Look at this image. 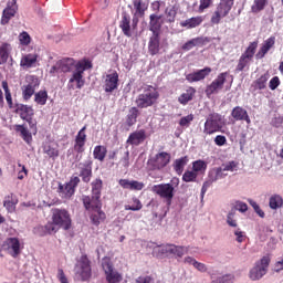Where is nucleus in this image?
Wrapping results in <instances>:
<instances>
[{
    "mask_svg": "<svg viewBox=\"0 0 283 283\" xmlns=\"http://www.w3.org/2000/svg\"><path fill=\"white\" fill-rule=\"evenodd\" d=\"M2 90H4L6 101L9 107H12V94L10 93V88L8 87V82H2Z\"/></svg>",
    "mask_w": 283,
    "mask_h": 283,
    "instance_id": "obj_56",
    "label": "nucleus"
},
{
    "mask_svg": "<svg viewBox=\"0 0 283 283\" xmlns=\"http://www.w3.org/2000/svg\"><path fill=\"white\" fill-rule=\"evenodd\" d=\"M103 90L106 94H112L115 90H118V73L112 72L104 77Z\"/></svg>",
    "mask_w": 283,
    "mask_h": 283,
    "instance_id": "obj_17",
    "label": "nucleus"
},
{
    "mask_svg": "<svg viewBox=\"0 0 283 283\" xmlns=\"http://www.w3.org/2000/svg\"><path fill=\"white\" fill-rule=\"evenodd\" d=\"M132 19L129 15L124 14L122 21L119 22V28L125 36H132Z\"/></svg>",
    "mask_w": 283,
    "mask_h": 283,
    "instance_id": "obj_32",
    "label": "nucleus"
},
{
    "mask_svg": "<svg viewBox=\"0 0 283 283\" xmlns=\"http://www.w3.org/2000/svg\"><path fill=\"white\" fill-rule=\"evenodd\" d=\"M198 45H205V38H195V39L186 42L182 45V50H185L186 52H189V50H193V48H196Z\"/></svg>",
    "mask_w": 283,
    "mask_h": 283,
    "instance_id": "obj_41",
    "label": "nucleus"
},
{
    "mask_svg": "<svg viewBox=\"0 0 283 283\" xmlns=\"http://www.w3.org/2000/svg\"><path fill=\"white\" fill-rule=\"evenodd\" d=\"M232 118L234 120H245L248 124L251 123V118H249V113H247V109L237 106L232 109L231 113Z\"/></svg>",
    "mask_w": 283,
    "mask_h": 283,
    "instance_id": "obj_29",
    "label": "nucleus"
},
{
    "mask_svg": "<svg viewBox=\"0 0 283 283\" xmlns=\"http://www.w3.org/2000/svg\"><path fill=\"white\" fill-rule=\"evenodd\" d=\"M34 103L43 107L48 103V91H39L34 94Z\"/></svg>",
    "mask_w": 283,
    "mask_h": 283,
    "instance_id": "obj_44",
    "label": "nucleus"
},
{
    "mask_svg": "<svg viewBox=\"0 0 283 283\" xmlns=\"http://www.w3.org/2000/svg\"><path fill=\"white\" fill-rule=\"evenodd\" d=\"M207 167H208L207 161L202 159L192 161V170L197 176L205 175L207 172Z\"/></svg>",
    "mask_w": 283,
    "mask_h": 283,
    "instance_id": "obj_40",
    "label": "nucleus"
},
{
    "mask_svg": "<svg viewBox=\"0 0 283 283\" xmlns=\"http://www.w3.org/2000/svg\"><path fill=\"white\" fill-rule=\"evenodd\" d=\"M15 132H18L21 138L27 143V145H32V133L28 129V127L23 125H17Z\"/></svg>",
    "mask_w": 283,
    "mask_h": 283,
    "instance_id": "obj_34",
    "label": "nucleus"
},
{
    "mask_svg": "<svg viewBox=\"0 0 283 283\" xmlns=\"http://www.w3.org/2000/svg\"><path fill=\"white\" fill-rule=\"evenodd\" d=\"M234 235H235V240L239 243H242L244 242V240H247V234L240 229L234 230Z\"/></svg>",
    "mask_w": 283,
    "mask_h": 283,
    "instance_id": "obj_63",
    "label": "nucleus"
},
{
    "mask_svg": "<svg viewBox=\"0 0 283 283\" xmlns=\"http://www.w3.org/2000/svg\"><path fill=\"white\" fill-rule=\"evenodd\" d=\"M119 165H122V167H129V151H125L123 157L119 160Z\"/></svg>",
    "mask_w": 283,
    "mask_h": 283,
    "instance_id": "obj_64",
    "label": "nucleus"
},
{
    "mask_svg": "<svg viewBox=\"0 0 283 283\" xmlns=\"http://www.w3.org/2000/svg\"><path fill=\"white\" fill-rule=\"evenodd\" d=\"M91 67L92 62L87 60H82L75 64L74 59L65 57L59 60L51 67L50 74L56 75L72 72V75L67 83V90H83V86L85 85V78L83 77V74L85 73V70H91Z\"/></svg>",
    "mask_w": 283,
    "mask_h": 283,
    "instance_id": "obj_1",
    "label": "nucleus"
},
{
    "mask_svg": "<svg viewBox=\"0 0 283 283\" xmlns=\"http://www.w3.org/2000/svg\"><path fill=\"white\" fill-rule=\"evenodd\" d=\"M106 218H107L106 214L99 208L97 210H93V212L91 214V222L93 224H95V227H98V224H101V222H105Z\"/></svg>",
    "mask_w": 283,
    "mask_h": 283,
    "instance_id": "obj_37",
    "label": "nucleus"
},
{
    "mask_svg": "<svg viewBox=\"0 0 283 283\" xmlns=\"http://www.w3.org/2000/svg\"><path fill=\"white\" fill-rule=\"evenodd\" d=\"M269 264H271V258L263 256L252 269H250L249 279L252 280V282L262 280L269 269Z\"/></svg>",
    "mask_w": 283,
    "mask_h": 283,
    "instance_id": "obj_6",
    "label": "nucleus"
},
{
    "mask_svg": "<svg viewBox=\"0 0 283 283\" xmlns=\"http://www.w3.org/2000/svg\"><path fill=\"white\" fill-rule=\"evenodd\" d=\"M102 269L105 272L106 281L108 283H120L123 282V275L118 271L114 270L112 261L109 259H104L102 261Z\"/></svg>",
    "mask_w": 283,
    "mask_h": 283,
    "instance_id": "obj_13",
    "label": "nucleus"
},
{
    "mask_svg": "<svg viewBox=\"0 0 283 283\" xmlns=\"http://www.w3.org/2000/svg\"><path fill=\"white\" fill-rule=\"evenodd\" d=\"M202 21H205V18L202 15L189 18L185 21L180 22L181 28H186L187 30H193V28H198L199 25H202Z\"/></svg>",
    "mask_w": 283,
    "mask_h": 283,
    "instance_id": "obj_28",
    "label": "nucleus"
},
{
    "mask_svg": "<svg viewBox=\"0 0 283 283\" xmlns=\"http://www.w3.org/2000/svg\"><path fill=\"white\" fill-rule=\"evenodd\" d=\"M136 118H138V108L132 107L127 115V120H126L127 125L132 127V125L136 123Z\"/></svg>",
    "mask_w": 283,
    "mask_h": 283,
    "instance_id": "obj_47",
    "label": "nucleus"
},
{
    "mask_svg": "<svg viewBox=\"0 0 283 283\" xmlns=\"http://www.w3.org/2000/svg\"><path fill=\"white\" fill-rule=\"evenodd\" d=\"M156 101H158V91L154 86H147L137 97L136 105L144 109L145 107H151Z\"/></svg>",
    "mask_w": 283,
    "mask_h": 283,
    "instance_id": "obj_2",
    "label": "nucleus"
},
{
    "mask_svg": "<svg viewBox=\"0 0 283 283\" xmlns=\"http://www.w3.org/2000/svg\"><path fill=\"white\" fill-rule=\"evenodd\" d=\"M145 130H139L132 133L127 139V143H129V145H140V143L145 142Z\"/></svg>",
    "mask_w": 283,
    "mask_h": 283,
    "instance_id": "obj_36",
    "label": "nucleus"
},
{
    "mask_svg": "<svg viewBox=\"0 0 283 283\" xmlns=\"http://www.w3.org/2000/svg\"><path fill=\"white\" fill-rule=\"evenodd\" d=\"M75 273L82 282L87 281L92 277V266L90 265V259L87 256L82 255L75 266Z\"/></svg>",
    "mask_w": 283,
    "mask_h": 283,
    "instance_id": "obj_10",
    "label": "nucleus"
},
{
    "mask_svg": "<svg viewBox=\"0 0 283 283\" xmlns=\"http://www.w3.org/2000/svg\"><path fill=\"white\" fill-rule=\"evenodd\" d=\"M184 182H196L198 175L193 170H187L182 175Z\"/></svg>",
    "mask_w": 283,
    "mask_h": 283,
    "instance_id": "obj_54",
    "label": "nucleus"
},
{
    "mask_svg": "<svg viewBox=\"0 0 283 283\" xmlns=\"http://www.w3.org/2000/svg\"><path fill=\"white\" fill-rule=\"evenodd\" d=\"M38 61L39 55H36L35 53L24 54L21 57L20 67H22V70H30L31 67H36Z\"/></svg>",
    "mask_w": 283,
    "mask_h": 283,
    "instance_id": "obj_21",
    "label": "nucleus"
},
{
    "mask_svg": "<svg viewBox=\"0 0 283 283\" xmlns=\"http://www.w3.org/2000/svg\"><path fill=\"white\" fill-rule=\"evenodd\" d=\"M165 14L168 19V22L174 23L176 21V14H178V11L176 10L175 6H171L166 8Z\"/></svg>",
    "mask_w": 283,
    "mask_h": 283,
    "instance_id": "obj_49",
    "label": "nucleus"
},
{
    "mask_svg": "<svg viewBox=\"0 0 283 283\" xmlns=\"http://www.w3.org/2000/svg\"><path fill=\"white\" fill-rule=\"evenodd\" d=\"M10 52H12V46L10 44L3 43L2 45H0V65H3V63H8Z\"/></svg>",
    "mask_w": 283,
    "mask_h": 283,
    "instance_id": "obj_39",
    "label": "nucleus"
},
{
    "mask_svg": "<svg viewBox=\"0 0 283 283\" xmlns=\"http://www.w3.org/2000/svg\"><path fill=\"white\" fill-rule=\"evenodd\" d=\"M80 178L83 182H90L92 180V161L87 160L78 164Z\"/></svg>",
    "mask_w": 283,
    "mask_h": 283,
    "instance_id": "obj_23",
    "label": "nucleus"
},
{
    "mask_svg": "<svg viewBox=\"0 0 283 283\" xmlns=\"http://www.w3.org/2000/svg\"><path fill=\"white\" fill-rule=\"evenodd\" d=\"M148 52L156 56L160 52V33H153L148 42Z\"/></svg>",
    "mask_w": 283,
    "mask_h": 283,
    "instance_id": "obj_26",
    "label": "nucleus"
},
{
    "mask_svg": "<svg viewBox=\"0 0 283 283\" xmlns=\"http://www.w3.org/2000/svg\"><path fill=\"white\" fill-rule=\"evenodd\" d=\"M39 85H41V81H39V77L34 75L27 76V84L22 86V96L24 101H30V98L34 96V92L39 90Z\"/></svg>",
    "mask_w": 283,
    "mask_h": 283,
    "instance_id": "obj_12",
    "label": "nucleus"
},
{
    "mask_svg": "<svg viewBox=\"0 0 283 283\" xmlns=\"http://www.w3.org/2000/svg\"><path fill=\"white\" fill-rule=\"evenodd\" d=\"M212 70L211 67L207 66L205 69L198 70L197 72L189 73L186 76V80L188 83H198V81H205L209 74H211Z\"/></svg>",
    "mask_w": 283,
    "mask_h": 283,
    "instance_id": "obj_20",
    "label": "nucleus"
},
{
    "mask_svg": "<svg viewBox=\"0 0 283 283\" xmlns=\"http://www.w3.org/2000/svg\"><path fill=\"white\" fill-rule=\"evenodd\" d=\"M226 222L228 226L235 229L238 227V220L235 219V210H230L227 214Z\"/></svg>",
    "mask_w": 283,
    "mask_h": 283,
    "instance_id": "obj_53",
    "label": "nucleus"
},
{
    "mask_svg": "<svg viewBox=\"0 0 283 283\" xmlns=\"http://www.w3.org/2000/svg\"><path fill=\"white\" fill-rule=\"evenodd\" d=\"M59 229H61V226L54 223V221L45 226V231H48V233H51V234L56 233Z\"/></svg>",
    "mask_w": 283,
    "mask_h": 283,
    "instance_id": "obj_62",
    "label": "nucleus"
},
{
    "mask_svg": "<svg viewBox=\"0 0 283 283\" xmlns=\"http://www.w3.org/2000/svg\"><path fill=\"white\" fill-rule=\"evenodd\" d=\"M43 154H46L49 158L56 160V158H59V144H54V143L44 144Z\"/></svg>",
    "mask_w": 283,
    "mask_h": 283,
    "instance_id": "obj_30",
    "label": "nucleus"
},
{
    "mask_svg": "<svg viewBox=\"0 0 283 283\" xmlns=\"http://www.w3.org/2000/svg\"><path fill=\"white\" fill-rule=\"evenodd\" d=\"M231 8H233V0H221L216 10L221 13V17H227Z\"/></svg>",
    "mask_w": 283,
    "mask_h": 283,
    "instance_id": "obj_35",
    "label": "nucleus"
},
{
    "mask_svg": "<svg viewBox=\"0 0 283 283\" xmlns=\"http://www.w3.org/2000/svg\"><path fill=\"white\" fill-rule=\"evenodd\" d=\"M78 182H81V179L78 177H72L67 184L65 185L60 184L57 191L61 198H64V200H70V198H72L73 193L76 191V187H78Z\"/></svg>",
    "mask_w": 283,
    "mask_h": 283,
    "instance_id": "obj_15",
    "label": "nucleus"
},
{
    "mask_svg": "<svg viewBox=\"0 0 283 283\" xmlns=\"http://www.w3.org/2000/svg\"><path fill=\"white\" fill-rule=\"evenodd\" d=\"M193 96H196V88L189 87L185 93H182L179 97L178 101L180 105H187L189 101H193Z\"/></svg>",
    "mask_w": 283,
    "mask_h": 283,
    "instance_id": "obj_38",
    "label": "nucleus"
},
{
    "mask_svg": "<svg viewBox=\"0 0 283 283\" xmlns=\"http://www.w3.org/2000/svg\"><path fill=\"white\" fill-rule=\"evenodd\" d=\"M233 282H235V276L233 274H226L217 279V283H233Z\"/></svg>",
    "mask_w": 283,
    "mask_h": 283,
    "instance_id": "obj_59",
    "label": "nucleus"
},
{
    "mask_svg": "<svg viewBox=\"0 0 283 283\" xmlns=\"http://www.w3.org/2000/svg\"><path fill=\"white\" fill-rule=\"evenodd\" d=\"M17 205H19V199L14 195H9L4 198L3 207L9 213L17 211Z\"/></svg>",
    "mask_w": 283,
    "mask_h": 283,
    "instance_id": "obj_31",
    "label": "nucleus"
},
{
    "mask_svg": "<svg viewBox=\"0 0 283 283\" xmlns=\"http://www.w3.org/2000/svg\"><path fill=\"white\" fill-rule=\"evenodd\" d=\"M171 163V155L167 151H161L150 157L147 161L150 171H160Z\"/></svg>",
    "mask_w": 283,
    "mask_h": 283,
    "instance_id": "obj_3",
    "label": "nucleus"
},
{
    "mask_svg": "<svg viewBox=\"0 0 283 283\" xmlns=\"http://www.w3.org/2000/svg\"><path fill=\"white\" fill-rule=\"evenodd\" d=\"M21 112V118L25 120L27 118H32L34 116V108L29 105H22L20 108Z\"/></svg>",
    "mask_w": 283,
    "mask_h": 283,
    "instance_id": "obj_46",
    "label": "nucleus"
},
{
    "mask_svg": "<svg viewBox=\"0 0 283 283\" xmlns=\"http://www.w3.org/2000/svg\"><path fill=\"white\" fill-rule=\"evenodd\" d=\"M82 200L86 211H96L103 207L101 197H94L93 195L92 197L83 196Z\"/></svg>",
    "mask_w": 283,
    "mask_h": 283,
    "instance_id": "obj_19",
    "label": "nucleus"
},
{
    "mask_svg": "<svg viewBox=\"0 0 283 283\" xmlns=\"http://www.w3.org/2000/svg\"><path fill=\"white\" fill-rule=\"evenodd\" d=\"M160 28H163V15L158 13H151L149 15V30L153 34H160Z\"/></svg>",
    "mask_w": 283,
    "mask_h": 283,
    "instance_id": "obj_25",
    "label": "nucleus"
},
{
    "mask_svg": "<svg viewBox=\"0 0 283 283\" xmlns=\"http://www.w3.org/2000/svg\"><path fill=\"white\" fill-rule=\"evenodd\" d=\"M52 221L54 224L62 227V229H70L72 224V218L70 217V212L65 209H54L52 212Z\"/></svg>",
    "mask_w": 283,
    "mask_h": 283,
    "instance_id": "obj_8",
    "label": "nucleus"
},
{
    "mask_svg": "<svg viewBox=\"0 0 283 283\" xmlns=\"http://www.w3.org/2000/svg\"><path fill=\"white\" fill-rule=\"evenodd\" d=\"M269 81V75L264 74L261 75L255 82L254 87L255 90H264L266 87V82Z\"/></svg>",
    "mask_w": 283,
    "mask_h": 283,
    "instance_id": "obj_52",
    "label": "nucleus"
},
{
    "mask_svg": "<svg viewBox=\"0 0 283 283\" xmlns=\"http://www.w3.org/2000/svg\"><path fill=\"white\" fill-rule=\"evenodd\" d=\"M232 210L239 211L240 213H247V211H249V206L247 205V202L237 200L233 203Z\"/></svg>",
    "mask_w": 283,
    "mask_h": 283,
    "instance_id": "obj_51",
    "label": "nucleus"
},
{
    "mask_svg": "<svg viewBox=\"0 0 283 283\" xmlns=\"http://www.w3.org/2000/svg\"><path fill=\"white\" fill-rule=\"evenodd\" d=\"M151 191L159 196V198L166 200L168 206L171 205V200H174L176 193L174 187L169 186V184L155 185L153 186Z\"/></svg>",
    "mask_w": 283,
    "mask_h": 283,
    "instance_id": "obj_11",
    "label": "nucleus"
},
{
    "mask_svg": "<svg viewBox=\"0 0 283 283\" xmlns=\"http://www.w3.org/2000/svg\"><path fill=\"white\" fill-rule=\"evenodd\" d=\"M2 248L4 249V251H8V253L12 256V258H17L19 255H21V250L23 249V241L19 238H8Z\"/></svg>",
    "mask_w": 283,
    "mask_h": 283,
    "instance_id": "obj_16",
    "label": "nucleus"
},
{
    "mask_svg": "<svg viewBox=\"0 0 283 283\" xmlns=\"http://www.w3.org/2000/svg\"><path fill=\"white\" fill-rule=\"evenodd\" d=\"M17 10H19V7L17 6V0H10L7 3V8L3 10L1 24L8 25V23H10V19H12L14 14H17Z\"/></svg>",
    "mask_w": 283,
    "mask_h": 283,
    "instance_id": "obj_18",
    "label": "nucleus"
},
{
    "mask_svg": "<svg viewBox=\"0 0 283 283\" xmlns=\"http://www.w3.org/2000/svg\"><path fill=\"white\" fill-rule=\"evenodd\" d=\"M255 50H258L256 41L251 42L245 52L240 56L235 69L237 72H242L244 71V67H249V63H251V61H253V56H255Z\"/></svg>",
    "mask_w": 283,
    "mask_h": 283,
    "instance_id": "obj_7",
    "label": "nucleus"
},
{
    "mask_svg": "<svg viewBox=\"0 0 283 283\" xmlns=\"http://www.w3.org/2000/svg\"><path fill=\"white\" fill-rule=\"evenodd\" d=\"M221 169L224 171H238V163L237 161H229L221 166Z\"/></svg>",
    "mask_w": 283,
    "mask_h": 283,
    "instance_id": "obj_57",
    "label": "nucleus"
},
{
    "mask_svg": "<svg viewBox=\"0 0 283 283\" xmlns=\"http://www.w3.org/2000/svg\"><path fill=\"white\" fill-rule=\"evenodd\" d=\"M275 45V36H270L266 39L263 44L261 45L259 52L256 53V59H264L269 51Z\"/></svg>",
    "mask_w": 283,
    "mask_h": 283,
    "instance_id": "obj_27",
    "label": "nucleus"
},
{
    "mask_svg": "<svg viewBox=\"0 0 283 283\" xmlns=\"http://www.w3.org/2000/svg\"><path fill=\"white\" fill-rule=\"evenodd\" d=\"M222 19H224V15H222L221 12L216 10L210 19V23H212V25H218L220 21H222Z\"/></svg>",
    "mask_w": 283,
    "mask_h": 283,
    "instance_id": "obj_58",
    "label": "nucleus"
},
{
    "mask_svg": "<svg viewBox=\"0 0 283 283\" xmlns=\"http://www.w3.org/2000/svg\"><path fill=\"white\" fill-rule=\"evenodd\" d=\"M189 163V157H180L176 159L172 164V167L178 176H182V171H185V167H187V164Z\"/></svg>",
    "mask_w": 283,
    "mask_h": 283,
    "instance_id": "obj_33",
    "label": "nucleus"
},
{
    "mask_svg": "<svg viewBox=\"0 0 283 283\" xmlns=\"http://www.w3.org/2000/svg\"><path fill=\"white\" fill-rule=\"evenodd\" d=\"M86 129L87 126H84L75 137L74 149L77 151V154H83V151H85V143L87 140V135L85 134Z\"/></svg>",
    "mask_w": 283,
    "mask_h": 283,
    "instance_id": "obj_22",
    "label": "nucleus"
},
{
    "mask_svg": "<svg viewBox=\"0 0 283 283\" xmlns=\"http://www.w3.org/2000/svg\"><path fill=\"white\" fill-rule=\"evenodd\" d=\"M118 185L122 186L123 189H129L130 191H143L145 188V184L129 179H120Z\"/></svg>",
    "mask_w": 283,
    "mask_h": 283,
    "instance_id": "obj_24",
    "label": "nucleus"
},
{
    "mask_svg": "<svg viewBox=\"0 0 283 283\" xmlns=\"http://www.w3.org/2000/svg\"><path fill=\"white\" fill-rule=\"evenodd\" d=\"M222 127H224L222 115L218 113L210 114L205 123L203 134L211 136V134L222 132Z\"/></svg>",
    "mask_w": 283,
    "mask_h": 283,
    "instance_id": "obj_5",
    "label": "nucleus"
},
{
    "mask_svg": "<svg viewBox=\"0 0 283 283\" xmlns=\"http://www.w3.org/2000/svg\"><path fill=\"white\" fill-rule=\"evenodd\" d=\"M134 205L133 206H125V210L126 211H140V209H143V203L140 202V200L134 198L133 199Z\"/></svg>",
    "mask_w": 283,
    "mask_h": 283,
    "instance_id": "obj_55",
    "label": "nucleus"
},
{
    "mask_svg": "<svg viewBox=\"0 0 283 283\" xmlns=\"http://www.w3.org/2000/svg\"><path fill=\"white\" fill-rule=\"evenodd\" d=\"M93 156L95 160H99V163H103L105 160V156H107V148L105 146H95L93 150Z\"/></svg>",
    "mask_w": 283,
    "mask_h": 283,
    "instance_id": "obj_42",
    "label": "nucleus"
},
{
    "mask_svg": "<svg viewBox=\"0 0 283 283\" xmlns=\"http://www.w3.org/2000/svg\"><path fill=\"white\" fill-rule=\"evenodd\" d=\"M264 8H266V0H254L251 10L252 12H254L255 14H258V12H262V10H264Z\"/></svg>",
    "mask_w": 283,
    "mask_h": 283,
    "instance_id": "obj_50",
    "label": "nucleus"
},
{
    "mask_svg": "<svg viewBox=\"0 0 283 283\" xmlns=\"http://www.w3.org/2000/svg\"><path fill=\"white\" fill-rule=\"evenodd\" d=\"M154 253H160L161 255H172L174 258H182L189 253V247L168 243L155 248Z\"/></svg>",
    "mask_w": 283,
    "mask_h": 283,
    "instance_id": "obj_4",
    "label": "nucleus"
},
{
    "mask_svg": "<svg viewBox=\"0 0 283 283\" xmlns=\"http://www.w3.org/2000/svg\"><path fill=\"white\" fill-rule=\"evenodd\" d=\"M92 196L101 198V191H103V180L95 179L92 184Z\"/></svg>",
    "mask_w": 283,
    "mask_h": 283,
    "instance_id": "obj_45",
    "label": "nucleus"
},
{
    "mask_svg": "<svg viewBox=\"0 0 283 283\" xmlns=\"http://www.w3.org/2000/svg\"><path fill=\"white\" fill-rule=\"evenodd\" d=\"M133 6L136 10V14H145L146 10H147V4H145L143 2V0H133Z\"/></svg>",
    "mask_w": 283,
    "mask_h": 283,
    "instance_id": "obj_48",
    "label": "nucleus"
},
{
    "mask_svg": "<svg viewBox=\"0 0 283 283\" xmlns=\"http://www.w3.org/2000/svg\"><path fill=\"white\" fill-rule=\"evenodd\" d=\"M269 206H270V209H273V210L282 209V207H283L282 196L274 195V196L270 197Z\"/></svg>",
    "mask_w": 283,
    "mask_h": 283,
    "instance_id": "obj_43",
    "label": "nucleus"
},
{
    "mask_svg": "<svg viewBox=\"0 0 283 283\" xmlns=\"http://www.w3.org/2000/svg\"><path fill=\"white\" fill-rule=\"evenodd\" d=\"M228 76L229 73L227 72L220 73L217 78L213 80L211 84L206 87V95L208 96V98H211L213 94H218L221 90H223Z\"/></svg>",
    "mask_w": 283,
    "mask_h": 283,
    "instance_id": "obj_14",
    "label": "nucleus"
},
{
    "mask_svg": "<svg viewBox=\"0 0 283 283\" xmlns=\"http://www.w3.org/2000/svg\"><path fill=\"white\" fill-rule=\"evenodd\" d=\"M191 122H193V114L181 117L179 120V125L180 127H189V125H191Z\"/></svg>",
    "mask_w": 283,
    "mask_h": 283,
    "instance_id": "obj_60",
    "label": "nucleus"
},
{
    "mask_svg": "<svg viewBox=\"0 0 283 283\" xmlns=\"http://www.w3.org/2000/svg\"><path fill=\"white\" fill-rule=\"evenodd\" d=\"M212 3L213 0H200L198 12H205L206 10H208V8H211Z\"/></svg>",
    "mask_w": 283,
    "mask_h": 283,
    "instance_id": "obj_61",
    "label": "nucleus"
},
{
    "mask_svg": "<svg viewBox=\"0 0 283 283\" xmlns=\"http://www.w3.org/2000/svg\"><path fill=\"white\" fill-rule=\"evenodd\" d=\"M222 178H227V174L222 170V167L210 169L208 172V178L202 185L201 196L207 193V190L213 185V182H218V180H222Z\"/></svg>",
    "mask_w": 283,
    "mask_h": 283,
    "instance_id": "obj_9",
    "label": "nucleus"
}]
</instances>
